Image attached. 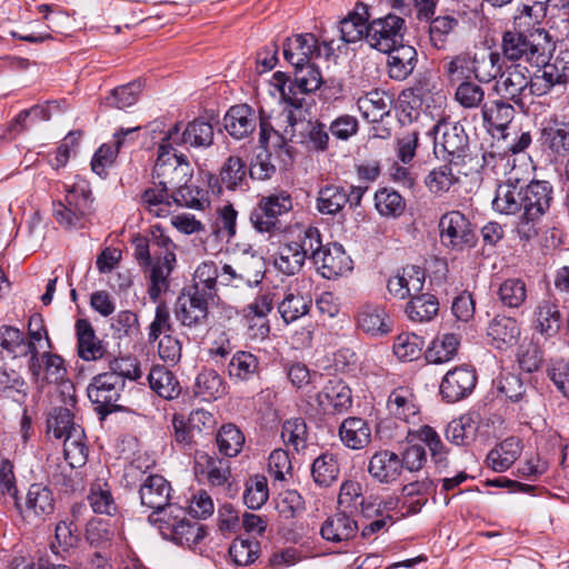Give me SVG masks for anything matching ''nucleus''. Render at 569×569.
Listing matches in <instances>:
<instances>
[{"label": "nucleus", "mask_w": 569, "mask_h": 569, "mask_svg": "<svg viewBox=\"0 0 569 569\" xmlns=\"http://www.w3.org/2000/svg\"><path fill=\"white\" fill-rule=\"evenodd\" d=\"M499 301L507 308H519L527 299V287L518 278L506 279L497 291Z\"/></svg>", "instance_id": "56"}, {"label": "nucleus", "mask_w": 569, "mask_h": 569, "mask_svg": "<svg viewBox=\"0 0 569 569\" xmlns=\"http://www.w3.org/2000/svg\"><path fill=\"white\" fill-rule=\"evenodd\" d=\"M425 280L423 269L411 264L402 268L400 272L390 278L387 288L395 298L403 300L421 293Z\"/></svg>", "instance_id": "21"}, {"label": "nucleus", "mask_w": 569, "mask_h": 569, "mask_svg": "<svg viewBox=\"0 0 569 569\" xmlns=\"http://www.w3.org/2000/svg\"><path fill=\"white\" fill-rule=\"evenodd\" d=\"M148 381L150 388L163 399H174L181 392V388L177 378L166 367H152L148 375Z\"/></svg>", "instance_id": "38"}, {"label": "nucleus", "mask_w": 569, "mask_h": 569, "mask_svg": "<svg viewBox=\"0 0 569 569\" xmlns=\"http://www.w3.org/2000/svg\"><path fill=\"white\" fill-rule=\"evenodd\" d=\"M521 452V440L516 437H509L489 451L487 463L492 470L502 472L519 459Z\"/></svg>", "instance_id": "32"}, {"label": "nucleus", "mask_w": 569, "mask_h": 569, "mask_svg": "<svg viewBox=\"0 0 569 569\" xmlns=\"http://www.w3.org/2000/svg\"><path fill=\"white\" fill-rule=\"evenodd\" d=\"M88 501L92 510L97 513H106L111 516L117 510V506L112 498L110 488L108 483L102 481L92 483L90 493L88 496Z\"/></svg>", "instance_id": "61"}, {"label": "nucleus", "mask_w": 569, "mask_h": 569, "mask_svg": "<svg viewBox=\"0 0 569 569\" xmlns=\"http://www.w3.org/2000/svg\"><path fill=\"white\" fill-rule=\"evenodd\" d=\"M535 328L548 337L555 336L560 329L561 313L556 301L551 299L541 300L533 312Z\"/></svg>", "instance_id": "37"}, {"label": "nucleus", "mask_w": 569, "mask_h": 569, "mask_svg": "<svg viewBox=\"0 0 569 569\" xmlns=\"http://www.w3.org/2000/svg\"><path fill=\"white\" fill-rule=\"evenodd\" d=\"M295 87L297 94L301 97L318 90L322 84V77L319 69L311 62L306 66L295 67Z\"/></svg>", "instance_id": "58"}, {"label": "nucleus", "mask_w": 569, "mask_h": 569, "mask_svg": "<svg viewBox=\"0 0 569 569\" xmlns=\"http://www.w3.org/2000/svg\"><path fill=\"white\" fill-rule=\"evenodd\" d=\"M302 103H286L281 113L274 119V126L268 120L260 118V143L268 148L271 142L272 147L282 149L287 141L292 140L296 133V126L302 119Z\"/></svg>", "instance_id": "8"}, {"label": "nucleus", "mask_w": 569, "mask_h": 569, "mask_svg": "<svg viewBox=\"0 0 569 569\" xmlns=\"http://www.w3.org/2000/svg\"><path fill=\"white\" fill-rule=\"evenodd\" d=\"M523 186L519 179L509 178L498 184L492 208L501 214H521Z\"/></svg>", "instance_id": "23"}, {"label": "nucleus", "mask_w": 569, "mask_h": 569, "mask_svg": "<svg viewBox=\"0 0 569 569\" xmlns=\"http://www.w3.org/2000/svg\"><path fill=\"white\" fill-rule=\"evenodd\" d=\"M461 337L453 332L437 335L427 347L425 358L429 363L441 365L451 361L458 353Z\"/></svg>", "instance_id": "30"}, {"label": "nucleus", "mask_w": 569, "mask_h": 569, "mask_svg": "<svg viewBox=\"0 0 569 569\" xmlns=\"http://www.w3.org/2000/svg\"><path fill=\"white\" fill-rule=\"evenodd\" d=\"M174 262V252H166L162 258L151 266L149 296L153 301H157L160 295L168 289V277L173 269Z\"/></svg>", "instance_id": "40"}, {"label": "nucleus", "mask_w": 569, "mask_h": 569, "mask_svg": "<svg viewBox=\"0 0 569 569\" xmlns=\"http://www.w3.org/2000/svg\"><path fill=\"white\" fill-rule=\"evenodd\" d=\"M405 30V20L390 13L368 23L366 41L380 52L392 51L395 47L402 43Z\"/></svg>", "instance_id": "9"}, {"label": "nucleus", "mask_w": 569, "mask_h": 569, "mask_svg": "<svg viewBox=\"0 0 569 569\" xmlns=\"http://www.w3.org/2000/svg\"><path fill=\"white\" fill-rule=\"evenodd\" d=\"M348 203L347 192L338 186H326L317 197V209L322 214H336Z\"/></svg>", "instance_id": "53"}, {"label": "nucleus", "mask_w": 569, "mask_h": 569, "mask_svg": "<svg viewBox=\"0 0 569 569\" xmlns=\"http://www.w3.org/2000/svg\"><path fill=\"white\" fill-rule=\"evenodd\" d=\"M228 375L234 382L252 379L259 372L258 358L248 351H237L228 365Z\"/></svg>", "instance_id": "42"}, {"label": "nucleus", "mask_w": 569, "mask_h": 569, "mask_svg": "<svg viewBox=\"0 0 569 569\" xmlns=\"http://www.w3.org/2000/svg\"><path fill=\"white\" fill-rule=\"evenodd\" d=\"M33 343H27L23 333L11 326H0V358L16 359L27 357Z\"/></svg>", "instance_id": "34"}, {"label": "nucleus", "mask_w": 569, "mask_h": 569, "mask_svg": "<svg viewBox=\"0 0 569 569\" xmlns=\"http://www.w3.org/2000/svg\"><path fill=\"white\" fill-rule=\"evenodd\" d=\"M53 509L51 490L41 483L31 485L26 498V511L29 515L42 517L52 513Z\"/></svg>", "instance_id": "43"}, {"label": "nucleus", "mask_w": 569, "mask_h": 569, "mask_svg": "<svg viewBox=\"0 0 569 569\" xmlns=\"http://www.w3.org/2000/svg\"><path fill=\"white\" fill-rule=\"evenodd\" d=\"M387 53L389 76L397 80L406 79L412 72L417 61L416 49L400 43Z\"/></svg>", "instance_id": "36"}, {"label": "nucleus", "mask_w": 569, "mask_h": 569, "mask_svg": "<svg viewBox=\"0 0 569 569\" xmlns=\"http://www.w3.org/2000/svg\"><path fill=\"white\" fill-rule=\"evenodd\" d=\"M375 207L381 216L396 218L405 211L406 202L399 192L382 188L375 193Z\"/></svg>", "instance_id": "55"}, {"label": "nucleus", "mask_w": 569, "mask_h": 569, "mask_svg": "<svg viewBox=\"0 0 569 569\" xmlns=\"http://www.w3.org/2000/svg\"><path fill=\"white\" fill-rule=\"evenodd\" d=\"M124 388V381L113 373H100L88 386L87 393L101 415L120 410L118 401Z\"/></svg>", "instance_id": "11"}, {"label": "nucleus", "mask_w": 569, "mask_h": 569, "mask_svg": "<svg viewBox=\"0 0 569 569\" xmlns=\"http://www.w3.org/2000/svg\"><path fill=\"white\" fill-rule=\"evenodd\" d=\"M258 118L248 104L231 107L223 118L227 132L236 138L243 139L251 134L257 127Z\"/></svg>", "instance_id": "27"}, {"label": "nucleus", "mask_w": 569, "mask_h": 569, "mask_svg": "<svg viewBox=\"0 0 569 569\" xmlns=\"http://www.w3.org/2000/svg\"><path fill=\"white\" fill-rule=\"evenodd\" d=\"M339 436L346 447L360 450L370 443L371 429L362 418L349 417L340 425Z\"/></svg>", "instance_id": "33"}, {"label": "nucleus", "mask_w": 569, "mask_h": 569, "mask_svg": "<svg viewBox=\"0 0 569 569\" xmlns=\"http://www.w3.org/2000/svg\"><path fill=\"white\" fill-rule=\"evenodd\" d=\"M76 335L78 355L86 361L101 359L104 355V347L96 336L92 325L87 319H79L76 322Z\"/></svg>", "instance_id": "31"}, {"label": "nucleus", "mask_w": 569, "mask_h": 569, "mask_svg": "<svg viewBox=\"0 0 569 569\" xmlns=\"http://www.w3.org/2000/svg\"><path fill=\"white\" fill-rule=\"evenodd\" d=\"M402 471L400 457L390 450H380L369 460L368 472L380 483H392Z\"/></svg>", "instance_id": "25"}, {"label": "nucleus", "mask_w": 569, "mask_h": 569, "mask_svg": "<svg viewBox=\"0 0 569 569\" xmlns=\"http://www.w3.org/2000/svg\"><path fill=\"white\" fill-rule=\"evenodd\" d=\"M407 439L408 441L418 440L423 442L429 449L432 461L440 471L448 467V449L432 427L423 425L418 429L409 430Z\"/></svg>", "instance_id": "29"}, {"label": "nucleus", "mask_w": 569, "mask_h": 569, "mask_svg": "<svg viewBox=\"0 0 569 569\" xmlns=\"http://www.w3.org/2000/svg\"><path fill=\"white\" fill-rule=\"evenodd\" d=\"M555 49L549 33L543 29H536L528 34L516 30L503 32L501 50L508 60L525 59L527 62L540 67L549 60Z\"/></svg>", "instance_id": "3"}, {"label": "nucleus", "mask_w": 569, "mask_h": 569, "mask_svg": "<svg viewBox=\"0 0 569 569\" xmlns=\"http://www.w3.org/2000/svg\"><path fill=\"white\" fill-rule=\"evenodd\" d=\"M529 86V70L520 64L508 67L496 81V92L523 109Z\"/></svg>", "instance_id": "16"}, {"label": "nucleus", "mask_w": 569, "mask_h": 569, "mask_svg": "<svg viewBox=\"0 0 569 569\" xmlns=\"http://www.w3.org/2000/svg\"><path fill=\"white\" fill-rule=\"evenodd\" d=\"M316 242L317 228L309 227L299 236V241L280 244L273 259L276 269L287 276L296 274L301 270L306 258H311L312 246L317 244Z\"/></svg>", "instance_id": "7"}, {"label": "nucleus", "mask_w": 569, "mask_h": 569, "mask_svg": "<svg viewBox=\"0 0 569 569\" xmlns=\"http://www.w3.org/2000/svg\"><path fill=\"white\" fill-rule=\"evenodd\" d=\"M311 301L300 292L287 291L278 310L284 322H293L309 312Z\"/></svg>", "instance_id": "51"}, {"label": "nucleus", "mask_w": 569, "mask_h": 569, "mask_svg": "<svg viewBox=\"0 0 569 569\" xmlns=\"http://www.w3.org/2000/svg\"><path fill=\"white\" fill-rule=\"evenodd\" d=\"M357 326L365 333L379 337L391 331V322L383 307L365 305L359 309Z\"/></svg>", "instance_id": "28"}, {"label": "nucleus", "mask_w": 569, "mask_h": 569, "mask_svg": "<svg viewBox=\"0 0 569 569\" xmlns=\"http://www.w3.org/2000/svg\"><path fill=\"white\" fill-rule=\"evenodd\" d=\"M82 429H73L64 438L63 452L64 458L71 468L82 467L88 458V448L83 441Z\"/></svg>", "instance_id": "52"}, {"label": "nucleus", "mask_w": 569, "mask_h": 569, "mask_svg": "<svg viewBox=\"0 0 569 569\" xmlns=\"http://www.w3.org/2000/svg\"><path fill=\"white\" fill-rule=\"evenodd\" d=\"M442 244L452 250L462 251L475 243V232L469 220L459 211L445 213L439 221Z\"/></svg>", "instance_id": "14"}, {"label": "nucleus", "mask_w": 569, "mask_h": 569, "mask_svg": "<svg viewBox=\"0 0 569 569\" xmlns=\"http://www.w3.org/2000/svg\"><path fill=\"white\" fill-rule=\"evenodd\" d=\"M171 191L160 188H149L141 194V206L152 216L167 217L172 203Z\"/></svg>", "instance_id": "49"}, {"label": "nucleus", "mask_w": 569, "mask_h": 569, "mask_svg": "<svg viewBox=\"0 0 569 569\" xmlns=\"http://www.w3.org/2000/svg\"><path fill=\"white\" fill-rule=\"evenodd\" d=\"M506 99H496L482 106V120L489 127L497 130H503L513 118V107L505 101Z\"/></svg>", "instance_id": "46"}, {"label": "nucleus", "mask_w": 569, "mask_h": 569, "mask_svg": "<svg viewBox=\"0 0 569 569\" xmlns=\"http://www.w3.org/2000/svg\"><path fill=\"white\" fill-rule=\"evenodd\" d=\"M397 505V501L390 499L377 507L370 502L361 501L362 516L355 519L347 510H338L327 517L323 521L320 533H352L361 529V533H375L382 529L388 530L395 522L393 516L389 513Z\"/></svg>", "instance_id": "2"}, {"label": "nucleus", "mask_w": 569, "mask_h": 569, "mask_svg": "<svg viewBox=\"0 0 569 569\" xmlns=\"http://www.w3.org/2000/svg\"><path fill=\"white\" fill-rule=\"evenodd\" d=\"M315 400L325 413H342L351 407V390L342 380L330 379L316 393Z\"/></svg>", "instance_id": "20"}, {"label": "nucleus", "mask_w": 569, "mask_h": 569, "mask_svg": "<svg viewBox=\"0 0 569 569\" xmlns=\"http://www.w3.org/2000/svg\"><path fill=\"white\" fill-rule=\"evenodd\" d=\"M219 452L226 457H236L242 450L244 436L242 431L232 423L223 425L216 437Z\"/></svg>", "instance_id": "50"}, {"label": "nucleus", "mask_w": 569, "mask_h": 569, "mask_svg": "<svg viewBox=\"0 0 569 569\" xmlns=\"http://www.w3.org/2000/svg\"><path fill=\"white\" fill-rule=\"evenodd\" d=\"M435 142L436 153L449 156V161L455 163V159L465 157L468 149V136L459 123L446 120L439 121L431 130Z\"/></svg>", "instance_id": "12"}, {"label": "nucleus", "mask_w": 569, "mask_h": 569, "mask_svg": "<svg viewBox=\"0 0 569 569\" xmlns=\"http://www.w3.org/2000/svg\"><path fill=\"white\" fill-rule=\"evenodd\" d=\"M194 475L199 482H208L210 486L231 491V471L229 462L207 453H200L196 458Z\"/></svg>", "instance_id": "19"}, {"label": "nucleus", "mask_w": 569, "mask_h": 569, "mask_svg": "<svg viewBox=\"0 0 569 569\" xmlns=\"http://www.w3.org/2000/svg\"><path fill=\"white\" fill-rule=\"evenodd\" d=\"M172 143L161 139L152 171L153 183L170 191L184 186L192 177L190 163L183 156L172 153Z\"/></svg>", "instance_id": "5"}, {"label": "nucleus", "mask_w": 569, "mask_h": 569, "mask_svg": "<svg viewBox=\"0 0 569 569\" xmlns=\"http://www.w3.org/2000/svg\"><path fill=\"white\" fill-rule=\"evenodd\" d=\"M259 546L254 539L237 537L229 547V556L238 566H248L258 557Z\"/></svg>", "instance_id": "62"}, {"label": "nucleus", "mask_w": 569, "mask_h": 569, "mask_svg": "<svg viewBox=\"0 0 569 569\" xmlns=\"http://www.w3.org/2000/svg\"><path fill=\"white\" fill-rule=\"evenodd\" d=\"M423 339L412 332L399 333L393 342L392 350L395 356L401 361H413L422 352Z\"/></svg>", "instance_id": "54"}, {"label": "nucleus", "mask_w": 569, "mask_h": 569, "mask_svg": "<svg viewBox=\"0 0 569 569\" xmlns=\"http://www.w3.org/2000/svg\"><path fill=\"white\" fill-rule=\"evenodd\" d=\"M269 498L267 478L262 475L251 476L246 482L244 505L250 509L261 508Z\"/></svg>", "instance_id": "59"}, {"label": "nucleus", "mask_w": 569, "mask_h": 569, "mask_svg": "<svg viewBox=\"0 0 569 569\" xmlns=\"http://www.w3.org/2000/svg\"><path fill=\"white\" fill-rule=\"evenodd\" d=\"M452 164L453 163L451 162L450 164H442L432 169L427 174L425 178V184L431 193L441 196L459 183V177L453 172Z\"/></svg>", "instance_id": "48"}, {"label": "nucleus", "mask_w": 569, "mask_h": 569, "mask_svg": "<svg viewBox=\"0 0 569 569\" xmlns=\"http://www.w3.org/2000/svg\"><path fill=\"white\" fill-rule=\"evenodd\" d=\"M455 98L457 102L466 109L480 108L485 102V90L481 86L467 80L462 81L456 89Z\"/></svg>", "instance_id": "63"}, {"label": "nucleus", "mask_w": 569, "mask_h": 569, "mask_svg": "<svg viewBox=\"0 0 569 569\" xmlns=\"http://www.w3.org/2000/svg\"><path fill=\"white\" fill-rule=\"evenodd\" d=\"M171 486L159 475L148 476L140 487L141 503L153 509L148 520L159 530H170L171 533H184L190 529L184 510L169 505Z\"/></svg>", "instance_id": "1"}, {"label": "nucleus", "mask_w": 569, "mask_h": 569, "mask_svg": "<svg viewBox=\"0 0 569 569\" xmlns=\"http://www.w3.org/2000/svg\"><path fill=\"white\" fill-rule=\"evenodd\" d=\"M171 199L178 206L197 210H203L209 204V200L204 197L203 192L188 183L174 188L171 191Z\"/></svg>", "instance_id": "64"}, {"label": "nucleus", "mask_w": 569, "mask_h": 569, "mask_svg": "<svg viewBox=\"0 0 569 569\" xmlns=\"http://www.w3.org/2000/svg\"><path fill=\"white\" fill-rule=\"evenodd\" d=\"M551 190L547 181H532L523 187L522 213L516 227L521 239L530 240L537 236V222L550 206Z\"/></svg>", "instance_id": "4"}, {"label": "nucleus", "mask_w": 569, "mask_h": 569, "mask_svg": "<svg viewBox=\"0 0 569 569\" xmlns=\"http://www.w3.org/2000/svg\"><path fill=\"white\" fill-rule=\"evenodd\" d=\"M317 244H313L311 260L323 278L333 279L343 276L352 269V261L342 246L332 243L322 246L320 232L317 229Z\"/></svg>", "instance_id": "10"}, {"label": "nucleus", "mask_w": 569, "mask_h": 569, "mask_svg": "<svg viewBox=\"0 0 569 569\" xmlns=\"http://www.w3.org/2000/svg\"><path fill=\"white\" fill-rule=\"evenodd\" d=\"M213 127L210 122L196 119L189 122L183 130L174 124L164 134L163 139L177 146L206 148L213 142Z\"/></svg>", "instance_id": "17"}, {"label": "nucleus", "mask_w": 569, "mask_h": 569, "mask_svg": "<svg viewBox=\"0 0 569 569\" xmlns=\"http://www.w3.org/2000/svg\"><path fill=\"white\" fill-rule=\"evenodd\" d=\"M246 287H257L264 278L263 262L257 254H242L230 260Z\"/></svg>", "instance_id": "41"}, {"label": "nucleus", "mask_w": 569, "mask_h": 569, "mask_svg": "<svg viewBox=\"0 0 569 569\" xmlns=\"http://www.w3.org/2000/svg\"><path fill=\"white\" fill-rule=\"evenodd\" d=\"M476 383V371L470 366L461 365L445 375L440 383V395L448 402H456L469 396Z\"/></svg>", "instance_id": "18"}, {"label": "nucleus", "mask_w": 569, "mask_h": 569, "mask_svg": "<svg viewBox=\"0 0 569 569\" xmlns=\"http://www.w3.org/2000/svg\"><path fill=\"white\" fill-rule=\"evenodd\" d=\"M388 409L395 417L410 421L419 412L413 392L407 387L395 389L388 398Z\"/></svg>", "instance_id": "39"}, {"label": "nucleus", "mask_w": 569, "mask_h": 569, "mask_svg": "<svg viewBox=\"0 0 569 569\" xmlns=\"http://www.w3.org/2000/svg\"><path fill=\"white\" fill-rule=\"evenodd\" d=\"M439 310L437 298L428 293H419L410 298L406 307L408 318L416 322H428L432 320Z\"/></svg>", "instance_id": "44"}, {"label": "nucleus", "mask_w": 569, "mask_h": 569, "mask_svg": "<svg viewBox=\"0 0 569 569\" xmlns=\"http://www.w3.org/2000/svg\"><path fill=\"white\" fill-rule=\"evenodd\" d=\"M487 337L492 347L508 349L518 343L520 327L516 319L498 315L489 322Z\"/></svg>", "instance_id": "24"}, {"label": "nucleus", "mask_w": 569, "mask_h": 569, "mask_svg": "<svg viewBox=\"0 0 569 569\" xmlns=\"http://www.w3.org/2000/svg\"><path fill=\"white\" fill-rule=\"evenodd\" d=\"M193 287L191 290L206 292L209 298H218L217 286L220 284V267L213 261L201 262L193 274Z\"/></svg>", "instance_id": "45"}, {"label": "nucleus", "mask_w": 569, "mask_h": 569, "mask_svg": "<svg viewBox=\"0 0 569 569\" xmlns=\"http://www.w3.org/2000/svg\"><path fill=\"white\" fill-rule=\"evenodd\" d=\"M226 387L220 375L212 370H202L196 379L194 393L204 401L216 400L222 397Z\"/></svg>", "instance_id": "47"}, {"label": "nucleus", "mask_w": 569, "mask_h": 569, "mask_svg": "<svg viewBox=\"0 0 569 569\" xmlns=\"http://www.w3.org/2000/svg\"><path fill=\"white\" fill-rule=\"evenodd\" d=\"M91 204L89 182L79 178L66 187L64 201L53 203V217L60 226L73 228L90 213Z\"/></svg>", "instance_id": "6"}, {"label": "nucleus", "mask_w": 569, "mask_h": 569, "mask_svg": "<svg viewBox=\"0 0 569 569\" xmlns=\"http://www.w3.org/2000/svg\"><path fill=\"white\" fill-rule=\"evenodd\" d=\"M500 57L496 52H482L475 54L472 58V74L480 82H490L498 74L500 76L501 67L499 64Z\"/></svg>", "instance_id": "57"}, {"label": "nucleus", "mask_w": 569, "mask_h": 569, "mask_svg": "<svg viewBox=\"0 0 569 569\" xmlns=\"http://www.w3.org/2000/svg\"><path fill=\"white\" fill-rule=\"evenodd\" d=\"M541 128V140L553 153L566 156L569 153V122L550 116L545 119Z\"/></svg>", "instance_id": "26"}, {"label": "nucleus", "mask_w": 569, "mask_h": 569, "mask_svg": "<svg viewBox=\"0 0 569 569\" xmlns=\"http://www.w3.org/2000/svg\"><path fill=\"white\" fill-rule=\"evenodd\" d=\"M390 97L380 90H372L360 97L357 106L362 117L369 122H378L390 112Z\"/></svg>", "instance_id": "35"}, {"label": "nucleus", "mask_w": 569, "mask_h": 569, "mask_svg": "<svg viewBox=\"0 0 569 569\" xmlns=\"http://www.w3.org/2000/svg\"><path fill=\"white\" fill-rule=\"evenodd\" d=\"M311 475L316 483L322 487L330 486L339 475L337 460L332 455L323 453L315 459Z\"/></svg>", "instance_id": "60"}, {"label": "nucleus", "mask_w": 569, "mask_h": 569, "mask_svg": "<svg viewBox=\"0 0 569 569\" xmlns=\"http://www.w3.org/2000/svg\"><path fill=\"white\" fill-rule=\"evenodd\" d=\"M292 209V199L287 191H278L262 197L257 208L250 213V221L260 232H269L277 223L278 217Z\"/></svg>", "instance_id": "13"}, {"label": "nucleus", "mask_w": 569, "mask_h": 569, "mask_svg": "<svg viewBox=\"0 0 569 569\" xmlns=\"http://www.w3.org/2000/svg\"><path fill=\"white\" fill-rule=\"evenodd\" d=\"M320 54L318 39L312 33H300L288 38L283 46V56L293 67L306 66Z\"/></svg>", "instance_id": "22"}, {"label": "nucleus", "mask_w": 569, "mask_h": 569, "mask_svg": "<svg viewBox=\"0 0 569 569\" xmlns=\"http://www.w3.org/2000/svg\"><path fill=\"white\" fill-rule=\"evenodd\" d=\"M216 298H209L206 292L191 290L182 292L176 302V318L184 327L204 325L209 315V305Z\"/></svg>", "instance_id": "15"}]
</instances>
